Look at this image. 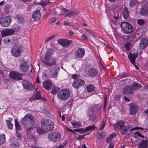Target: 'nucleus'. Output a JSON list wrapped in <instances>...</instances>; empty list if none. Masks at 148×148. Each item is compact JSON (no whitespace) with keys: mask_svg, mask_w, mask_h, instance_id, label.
Segmentation results:
<instances>
[{"mask_svg":"<svg viewBox=\"0 0 148 148\" xmlns=\"http://www.w3.org/2000/svg\"><path fill=\"white\" fill-rule=\"evenodd\" d=\"M36 121V119L33 115L28 114L22 119L21 123L27 127H31L35 125Z\"/></svg>","mask_w":148,"mask_h":148,"instance_id":"nucleus-1","label":"nucleus"},{"mask_svg":"<svg viewBox=\"0 0 148 148\" xmlns=\"http://www.w3.org/2000/svg\"><path fill=\"white\" fill-rule=\"evenodd\" d=\"M42 128L47 131H52L53 129V122L50 120H42L41 122Z\"/></svg>","mask_w":148,"mask_h":148,"instance_id":"nucleus-2","label":"nucleus"},{"mask_svg":"<svg viewBox=\"0 0 148 148\" xmlns=\"http://www.w3.org/2000/svg\"><path fill=\"white\" fill-rule=\"evenodd\" d=\"M121 27L122 31L126 34L131 33L133 30L132 26L127 22H122L121 24Z\"/></svg>","mask_w":148,"mask_h":148,"instance_id":"nucleus-3","label":"nucleus"},{"mask_svg":"<svg viewBox=\"0 0 148 148\" xmlns=\"http://www.w3.org/2000/svg\"><path fill=\"white\" fill-rule=\"evenodd\" d=\"M47 137L48 139L53 142L58 141L61 138L60 134L56 132H53L48 134Z\"/></svg>","mask_w":148,"mask_h":148,"instance_id":"nucleus-4","label":"nucleus"},{"mask_svg":"<svg viewBox=\"0 0 148 148\" xmlns=\"http://www.w3.org/2000/svg\"><path fill=\"white\" fill-rule=\"evenodd\" d=\"M70 95V92L68 90L63 89L59 92L57 94V97L61 100H65L68 98Z\"/></svg>","mask_w":148,"mask_h":148,"instance_id":"nucleus-5","label":"nucleus"},{"mask_svg":"<svg viewBox=\"0 0 148 148\" xmlns=\"http://www.w3.org/2000/svg\"><path fill=\"white\" fill-rule=\"evenodd\" d=\"M11 18L10 16H5L0 18V24L4 27H7L10 24Z\"/></svg>","mask_w":148,"mask_h":148,"instance_id":"nucleus-6","label":"nucleus"},{"mask_svg":"<svg viewBox=\"0 0 148 148\" xmlns=\"http://www.w3.org/2000/svg\"><path fill=\"white\" fill-rule=\"evenodd\" d=\"M22 74L19 72L12 71L10 72L9 76L12 79L14 80H19L22 79Z\"/></svg>","mask_w":148,"mask_h":148,"instance_id":"nucleus-7","label":"nucleus"},{"mask_svg":"<svg viewBox=\"0 0 148 148\" xmlns=\"http://www.w3.org/2000/svg\"><path fill=\"white\" fill-rule=\"evenodd\" d=\"M58 44L63 47H69L72 43L71 41L65 39H60L57 40Z\"/></svg>","mask_w":148,"mask_h":148,"instance_id":"nucleus-8","label":"nucleus"},{"mask_svg":"<svg viewBox=\"0 0 148 148\" xmlns=\"http://www.w3.org/2000/svg\"><path fill=\"white\" fill-rule=\"evenodd\" d=\"M22 50V47L19 46L16 48H12L11 49V53L14 56L18 57L20 56Z\"/></svg>","mask_w":148,"mask_h":148,"instance_id":"nucleus-9","label":"nucleus"},{"mask_svg":"<svg viewBox=\"0 0 148 148\" xmlns=\"http://www.w3.org/2000/svg\"><path fill=\"white\" fill-rule=\"evenodd\" d=\"M22 83L23 88L28 90H33L35 89L34 86L31 83L26 80L23 81Z\"/></svg>","mask_w":148,"mask_h":148,"instance_id":"nucleus-10","label":"nucleus"},{"mask_svg":"<svg viewBox=\"0 0 148 148\" xmlns=\"http://www.w3.org/2000/svg\"><path fill=\"white\" fill-rule=\"evenodd\" d=\"M85 81L82 79H77L75 80L73 82L72 86L75 88H78L80 86L85 84Z\"/></svg>","mask_w":148,"mask_h":148,"instance_id":"nucleus-11","label":"nucleus"},{"mask_svg":"<svg viewBox=\"0 0 148 148\" xmlns=\"http://www.w3.org/2000/svg\"><path fill=\"white\" fill-rule=\"evenodd\" d=\"M29 68L28 64L26 61L24 60L21 61L20 65V69L23 72L27 71Z\"/></svg>","mask_w":148,"mask_h":148,"instance_id":"nucleus-12","label":"nucleus"},{"mask_svg":"<svg viewBox=\"0 0 148 148\" xmlns=\"http://www.w3.org/2000/svg\"><path fill=\"white\" fill-rule=\"evenodd\" d=\"M15 32L14 29H6L3 30L1 32V35L3 37L10 35L13 34Z\"/></svg>","mask_w":148,"mask_h":148,"instance_id":"nucleus-13","label":"nucleus"},{"mask_svg":"<svg viewBox=\"0 0 148 148\" xmlns=\"http://www.w3.org/2000/svg\"><path fill=\"white\" fill-rule=\"evenodd\" d=\"M85 54V51L84 49L82 48H79L76 51L75 54L77 58H82L84 56Z\"/></svg>","mask_w":148,"mask_h":148,"instance_id":"nucleus-14","label":"nucleus"},{"mask_svg":"<svg viewBox=\"0 0 148 148\" xmlns=\"http://www.w3.org/2000/svg\"><path fill=\"white\" fill-rule=\"evenodd\" d=\"M32 17L35 21H38L39 20L41 17L40 11L36 9L33 12Z\"/></svg>","mask_w":148,"mask_h":148,"instance_id":"nucleus-15","label":"nucleus"},{"mask_svg":"<svg viewBox=\"0 0 148 148\" xmlns=\"http://www.w3.org/2000/svg\"><path fill=\"white\" fill-rule=\"evenodd\" d=\"M148 45V40L146 38H143L141 40L139 45V48L143 50Z\"/></svg>","mask_w":148,"mask_h":148,"instance_id":"nucleus-16","label":"nucleus"},{"mask_svg":"<svg viewBox=\"0 0 148 148\" xmlns=\"http://www.w3.org/2000/svg\"><path fill=\"white\" fill-rule=\"evenodd\" d=\"M140 15L146 16L148 15V6L146 5H143L140 9Z\"/></svg>","mask_w":148,"mask_h":148,"instance_id":"nucleus-17","label":"nucleus"},{"mask_svg":"<svg viewBox=\"0 0 148 148\" xmlns=\"http://www.w3.org/2000/svg\"><path fill=\"white\" fill-rule=\"evenodd\" d=\"M130 113L131 115H134L136 113L138 110V106L135 104H130Z\"/></svg>","mask_w":148,"mask_h":148,"instance_id":"nucleus-18","label":"nucleus"},{"mask_svg":"<svg viewBox=\"0 0 148 148\" xmlns=\"http://www.w3.org/2000/svg\"><path fill=\"white\" fill-rule=\"evenodd\" d=\"M138 54L134 53L132 54L130 53L128 56L129 59L130 60L131 62L136 66L134 64H135V60L137 57Z\"/></svg>","mask_w":148,"mask_h":148,"instance_id":"nucleus-19","label":"nucleus"},{"mask_svg":"<svg viewBox=\"0 0 148 148\" xmlns=\"http://www.w3.org/2000/svg\"><path fill=\"white\" fill-rule=\"evenodd\" d=\"M127 42L125 45V47L126 48V49L129 50L130 47L132 45L131 42L133 40L131 36H129L127 37Z\"/></svg>","mask_w":148,"mask_h":148,"instance_id":"nucleus-20","label":"nucleus"},{"mask_svg":"<svg viewBox=\"0 0 148 148\" xmlns=\"http://www.w3.org/2000/svg\"><path fill=\"white\" fill-rule=\"evenodd\" d=\"M125 122L123 121H119L116 122L115 124V127L116 129H118L119 130L123 129L124 127Z\"/></svg>","mask_w":148,"mask_h":148,"instance_id":"nucleus-21","label":"nucleus"},{"mask_svg":"<svg viewBox=\"0 0 148 148\" xmlns=\"http://www.w3.org/2000/svg\"><path fill=\"white\" fill-rule=\"evenodd\" d=\"M45 64L48 65V67H50L51 66L54 65L56 64V60L54 59L51 58L47 61H43V62Z\"/></svg>","mask_w":148,"mask_h":148,"instance_id":"nucleus-22","label":"nucleus"},{"mask_svg":"<svg viewBox=\"0 0 148 148\" xmlns=\"http://www.w3.org/2000/svg\"><path fill=\"white\" fill-rule=\"evenodd\" d=\"M79 13V10H75L74 11L69 12V13L66 14L64 15L65 17H71L72 16H75L77 15H78Z\"/></svg>","mask_w":148,"mask_h":148,"instance_id":"nucleus-23","label":"nucleus"},{"mask_svg":"<svg viewBox=\"0 0 148 148\" xmlns=\"http://www.w3.org/2000/svg\"><path fill=\"white\" fill-rule=\"evenodd\" d=\"M43 87L47 90H49L52 88V84L49 81H46L42 83Z\"/></svg>","mask_w":148,"mask_h":148,"instance_id":"nucleus-24","label":"nucleus"},{"mask_svg":"<svg viewBox=\"0 0 148 148\" xmlns=\"http://www.w3.org/2000/svg\"><path fill=\"white\" fill-rule=\"evenodd\" d=\"M123 93L132 94L133 93V91L131 87V86H126L123 88Z\"/></svg>","mask_w":148,"mask_h":148,"instance_id":"nucleus-25","label":"nucleus"},{"mask_svg":"<svg viewBox=\"0 0 148 148\" xmlns=\"http://www.w3.org/2000/svg\"><path fill=\"white\" fill-rule=\"evenodd\" d=\"M98 74L97 70L94 68H90L88 70V75L90 77H94Z\"/></svg>","mask_w":148,"mask_h":148,"instance_id":"nucleus-26","label":"nucleus"},{"mask_svg":"<svg viewBox=\"0 0 148 148\" xmlns=\"http://www.w3.org/2000/svg\"><path fill=\"white\" fill-rule=\"evenodd\" d=\"M122 14L125 19H127L129 16V12L125 6L122 10Z\"/></svg>","mask_w":148,"mask_h":148,"instance_id":"nucleus-27","label":"nucleus"},{"mask_svg":"<svg viewBox=\"0 0 148 148\" xmlns=\"http://www.w3.org/2000/svg\"><path fill=\"white\" fill-rule=\"evenodd\" d=\"M132 90L138 89L142 87V85L138 83L134 82L131 85Z\"/></svg>","mask_w":148,"mask_h":148,"instance_id":"nucleus-28","label":"nucleus"},{"mask_svg":"<svg viewBox=\"0 0 148 148\" xmlns=\"http://www.w3.org/2000/svg\"><path fill=\"white\" fill-rule=\"evenodd\" d=\"M52 56V54L51 52L47 51L45 54L44 59H41L42 62H43V61H46L47 60H49L51 58Z\"/></svg>","mask_w":148,"mask_h":148,"instance_id":"nucleus-29","label":"nucleus"},{"mask_svg":"<svg viewBox=\"0 0 148 148\" xmlns=\"http://www.w3.org/2000/svg\"><path fill=\"white\" fill-rule=\"evenodd\" d=\"M138 145L139 148H147L148 146L147 141L145 140H143L139 143Z\"/></svg>","mask_w":148,"mask_h":148,"instance_id":"nucleus-30","label":"nucleus"},{"mask_svg":"<svg viewBox=\"0 0 148 148\" xmlns=\"http://www.w3.org/2000/svg\"><path fill=\"white\" fill-rule=\"evenodd\" d=\"M18 43V40L15 37L10 38V45H16Z\"/></svg>","mask_w":148,"mask_h":148,"instance_id":"nucleus-31","label":"nucleus"},{"mask_svg":"<svg viewBox=\"0 0 148 148\" xmlns=\"http://www.w3.org/2000/svg\"><path fill=\"white\" fill-rule=\"evenodd\" d=\"M37 89H36V93H35L34 99L37 100L43 99V100H45V98L44 97H41L40 96V92L39 91H36Z\"/></svg>","mask_w":148,"mask_h":148,"instance_id":"nucleus-32","label":"nucleus"},{"mask_svg":"<svg viewBox=\"0 0 148 148\" xmlns=\"http://www.w3.org/2000/svg\"><path fill=\"white\" fill-rule=\"evenodd\" d=\"M10 145L13 148H18L20 144L16 140H14L11 142Z\"/></svg>","mask_w":148,"mask_h":148,"instance_id":"nucleus-33","label":"nucleus"},{"mask_svg":"<svg viewBox=\"0 0 148 148\" xmlns=\"http://www.w3.org/2000/svg\"><path fill=\"white\" fill-rule=\"evenodd\" d=\"M121 16V13L119 12H114L112 15V16L115 20H117Z\"/></svg>","mask_w":148,"mask_h":148,"instance_id":"nucleus-34","label":"nucleus"},{"mask_svg":"<svg viewBox=\"0 0 148 148\" xmlns=\"http://www.w3.org/2000/svg\"><path fill=\"white\" fill-rule=\"evenodd\" d=\"M129 127L126 126L123 127V129L121 130V133L122 135H124L127 133L128 132L129 130H130Z\"/></svg>","mask_w":148,"mask_h":148,"instance_id":"nucleus-35","label":"nucleus"},{"mask_svg":"<svg viewBox=\"0 0 148 148\" xmlns=\"http://www.w3.org/2000/svg\"><path fill=\"white\" fill-rule=\"evenodd\" d=\"M15 18L17 19L19 23H23L24 21V19L23 17L21 15H17L15 17Z\"/></svg>","mask_w":148,"mask_h":148,"instance_id":"nucleus-36","label":"nucleus"},{"mask_svg":"<svg viewBox=\"0 0 148 148\" xmlns=\"http://www.w3.org/2000/svg\"><path fill=\"white\" fill-rule=\"evenodd\" d=\"M95 87L92 85H89L87 86L86 89L88 92H91L94 91Z\"/></svg>","mask_w":148,"mask_h":148,"instance_id":"nucleus-37","label":"nucleus"},{"mask_svg":"<svg viewBox=\"0 0 148 148\" xmlns=\"http://www.w3.org/2000/svg\"><path fill=\"white\" fill-rule=\"evenodd\" d=\"M59 69V68H58L57 69L55 70L54 71L51 73V76L52 77L56 78L58 77V72Z\"/></svg>","mask_w":148,"mask_h":148,"instance_id":"nucleus-38","label":"nucleus"},{"mask_svg":"<svg viewBox=\"0 0 148 148\" xmlns=\"http://www.w3.org/2000/svg\"><path fill=\"white\" fill-rule=\"evenodd\" d=\"M138 0H130L129 5L131 7L135 6Z\"/></svg>","mask_w":148,"mask_h":148,"instance_id":"nucleus-39","label":"nucleus"},{"mask_svg":"<svg viewBox=\"0 0 148 148\" xmlns=\"http://www.w3.org/2000/svg\"><path fill=\"white\" fill-rule=\"evenodd\" d=\"M5 140L4 134L0 136V145H2L4 143Z\"/></svg>","mask_w":148,"mask_h":148,"instance_id":"nucleus-40","label":"nucleus"},{"mask_svg":"<svg viewBox=\"0 0 148 148\" xmlns=\"http://www.w3.org/2000/svg\"><path fill=\"white\" fill-rule=\"evenodd\" d=\"M36 130L37 133L39 134H43L45 133V131H47L40 127H38L36 129Z\"/></svg>","mask_w":148,"mask_h":148,"instance_id":"nucleus-41","label":"nucleus"},{"mask_svg":"<svg viewBox=\"0 0 148 148\" xmlns=\"http://www.w3.org/2000/svg\"><path fill=\"white\" fill-rule=\"evenodd\" d=\"M10 38H7L4 39L3 41L4 43L6 45H10Z\"/></svg>","mask_w":148,"mask_h":148,"instance_id":"nucleus-42","label":"nucleus"},{"mask_svg":"<svg viewBox=\"0 0 148 148\" xmlns=\"http://www.w3.org/2000/svg\"><path fill=\"white\" fill-rule=\"evenodd\" d=\"M95 128V126L92 125H90L88 127H87L86 129V132L89 130H94Z\"/></svg>","mask_w":148,"mask_h":148,"instance_id":"nucleus-43","label":"nucleus"},{"mask_svg":"<svg viewBox=\"0 0 148 148\" xmlns=\"http://www.w3.org/2000/svg\"><path fill=\"white\" fill-rule=\"evenodd\" d=\"M15 126L16 128V129L18 130H21V128L20 125L18 123V121L15 120Z\"/></svg>","mask_w":148,"mask_h":148,"instance_id":"nucleus-44","label":"nucleus"},{"mask_svg":"<svg viewBox=\"0 0 148 148\" xmlns=\"http://www.w3.org/2000/svg\"><path fill=\"white\" fill-rule=\"evenodd\" d=\"M62 12H61V13H62V14H60L59 15L60 16L62 15V14H66L69 13V10L67 9H66L65 8H63L61 10Z\"/></svg>","mask_w":148,"mask_h":148,"instance_id":"nucleus-45","label":"nucleus"},{"mask_svg":"<svg viewBox=\"0 0 148 148\" xmlns=\"http://www.w3.org/2000/svg\"><path fill=\"white\" fill-rule=\"evenodd\" d=\"M145 22V21L143 19H138L137 20V23L140 25H143Z\"/></svg>","mask_w":148,"mask_h":148,"instance_id":"nucleus-46","label":"nucleus"},{"mask_svg":"<svg viewBox=\"0 0 148 148\" xmlns=\"http://www.w3.org/2000/svg\"><path fill=\"white\" fill-rule=\"evenodd\" d=\"M10 6H6L4 8V10L5 12L6 13H9L10 11Z\"/></svg>","mask_w":148,"mask_h":148,"instance_id":"nucleus-47","label":"nucleus"},{"mask_svg":"<svg viewBox=\"0 0 148 148\" xmlns=\"http://www.w3.org/2000/svg\"><path fill=\"white\" fill-rule=\"evenodd\" d=\"M74 130L76 132H81V133H84V132H86V129L85 128V129H84L83 128L75 129Z\"/></svg>","mask_w":148,"mask_h":148,"instance_id":"nucleus-48","label":"nucleus"},{"mask_svg":"<svg viewBox=\"0 0 148 148\" xmlns=\"http://www.w3.org/2000/svg\"><path fill=\"white\" fill-rule=\"evenodd\" d=\"M72 124L74 127H79L80 125V124L77 122L73 123Z\"/></svg>","mask_w":148,"mask_h":148,"instance_id":"nucleus-49","label":"nucleus"},{"mask_svg":"<svg viewBox=\"0 0 148 148\" xmlns=\"http://www.w3.org/2000/svg\"><path fill=\"white\" fill-rule=\"evenodd\" d=\"M85 30L87 32H88V33L90 35H91L93 37H94L95 36V35L93 33V32L92 31H91L88 29H85Z\"/></svg>","mask_w":148,"mask_h":148,"instance_id":"nucleus-50","label":"nucleus"},{"mask_svg":"<svg viewBox=\"0 0 148 148\" xmlns=\"http://www.w3.org/2000/svg\"><path fill=\"white\" fill-rule=\"evenodd\" d=\"M8 127L9 129H12L13 125L12 123L11 122H7Z\"/></svg>","mask_w":148,"mask_h":148,"instance_id":"nucleus-51","label":"nucleus"},{"mask_svg":"<svg viewBox=\"0 0 148 148\" xmlns=\"http://www.w3.org/2000/svg\"><path fill=\"white\" fill-rule=\"evenodd\" d=\"M20 27L19 25H14V29L15 30V31H18L20 29Z\"/></svg>","mask_w":148,"mask_h":148,"instance_id":"nucleus-52","label":"nucleus"},{"mask_svg":"<svg viewBox=\"0 0 148 148\" xmlns=\"http://www.w3.org/2000/svg\"><path fill=\"white\" fill-rule=\"evenodd\" d=\"M49 3L47 2H40V4L43 6V7H45L46 6L47 4H49Z\"/></svg>","mask_w":148,"mask_h":148,"instance_id":"nucleus-53","label":"nucleus"},{"mask_svg":"<svg viewBox=\"0 0 148 148\" xmlns=\"http://www.w3.org/2000/svg\"><path fill=\"white\" fill-rule=\"evenodd\" d=\"M81 37H82V38L84 40H86V41H88V37H87V36H86L85 35H82L81 36Z\"/></svg>","mask_w":148,"mask_h":148,"instance_id":"nucleus-54","label":"nucleus"},{"mask_svg":"<svg viewBox=\"0 0 148 148\" xmlns=\"http://www.w3.org/2000/svg\"><path fill=\"white\" fill-rule=\"evenodd\" d=\"M57 92V90L55 88H53L51 90V93L54 95L56 94Z\"/></svg>","mask_w":148,"mask_h":148,"instance_id":"nucleus-55","label":"nucleus"},{"mask_svg":"<svg viewBox=\"0 0 148 148\" xmlns=\"http://www.w3.org/2000/svg\"><path fill=\"white\" fill-rule=\"evenodd\" d=\"M16 136L17 137V138L18 139H21L22 138L21 136L18 132H16Z\"/></svg>","mask_w":148,"mask_h":148,"instance_id":"nucleus-56","label":"nucleus"},{"mask_svg":"<svg viewBox=\"0 0 148 148\" xmlns=\"http://www.w3.org/2000/svg\"><path fill=\"white\" fill-rule=\"evenodd\" d=\"M106 122V121L104 120L103 121V123H102V124L101 128L100 129V130H102L104 127V126L105 125Z\"/></svg>","mask_w":148,"mask_h":148,"instance_id":"nucleus-57","label":"nucleus"},{"mask_svg":"<svg viewBox=\"0 0 148 148\" xmlns=\"http://www.w3.org/2000/svg\"><path fill=\"white\" fill-rule=\"evenodd\" d=\"M51 10L50 9H49L47 12L46 14H45V18H46L48 15L51 12Z\"/></svg>","mask_w":148,"mask_h":148,"instance_id":"nucleus-58","label":"nucleus"},{"mask_svg":"<svg viewBox=\"0 0 148 148\" xmlns=\"http://www.w3.org/2000/svg\"><path fill=\"white\" fill-rule=\"evenodd\" d=\"M56 17H53L50 20V22L51 23H54L56 20Z\"/></svg>","mask_w":148,"mask_h":148,"instance_id":"nucleus-59","label":"nucleus"},{"mask_svg":"<svg viewBox=\"0 0 148 148\" xmlns=\"http://www.w3.org/2000/svg\"><path fill=\"white\" fill-rule=\"evenodd\" d=\"M116 135V133H113L112 134H111L110 136V137H111V138H112L115 136Z\"/></svg>","mask_w":148,"mask_h":148,"instance_id":"nucleus-60","label":"nucleus"},{"mask_svg":"<svg viewBox=\"0 0 148 148\" xmlns=\"http://www.w3.org/2000/svg\"><path fill=\"white\" fill-rule=\"evenodd\" d=\"M104 133L103 132H101V133H99L98 138H101L102 137L104 136Z\"/></svg>","mask_w":148,"mask_h":148,"instance_id":"nucleus-61","label":"nucleus"},{"mask_svg":"<svg viewBox=\"0 0 148 148\" xmlns=\"http://www.w3.org/2000/svg\"><path fill=\"white\" fill-rule=\"evenodd\" d=\"M71 77L73 79H75L77 78L78 76L77 74H73L72 75Z\"/></svg>","mask_w":148,"mask_h":148,"instance_id":"nucleus-62","label":"nucleus"},{"mask_svg":"<svg viewBox=\"0 0 148 148\" xmlns=\"http://www.w3.org/2000/svg\"><path fill=\"white\" fill-rule=\"evenodd\" d=\"M85 136V135H82L80 136L78 138V139L79 140H81L82 139L84 138Z\"/></svg>","mask_w":148,"mask_h":148,"instance_id":"nucleus-63","label":"nucleus"},{"mask_svg":"<svg viewBox=\"0 0 148 148\" xmlns=\"http://www.w3.org/2000/svg\"><path fill=\"white\" fill-rule=\"evenodd\" d=\"M92 108L90 107L89 108V110H88V112L90 114H91L92 113Z\"/></svg>","mask_w":148,"mask_h":148,"instance_id":"nucleus-64","label":"nucleus"}]
</instances>
